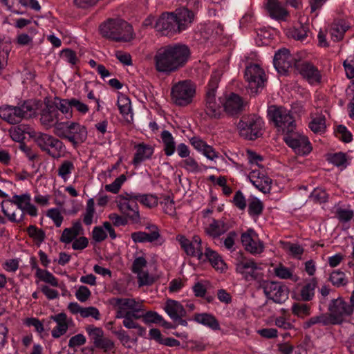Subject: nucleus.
Returning <instances> with one entry per match:
<instances>
[{
	"label": "nucleus",
	"instance_id": "obj_25",
	"mask_svg": "<svg viewBox=\"0 0 354 354\" xmlns=\"http://www.w3.org/2000/svg\"><path fill=\"white\" fill-rule=\"evenodd\" d=\"M164 310L172 320L185 317L187 315L183 306L180 302L173 299L167 300Z\"/></svg>",
	"mask_w": 354,
	"mask_h": 354
},
{
	"label": "nucleus",
	"instance_id": "obj_54",
	"mask_svg": "<svg viewBox=\"0 0 354 354\" xmlns=\"http://www.w3.org/2000/svg\"><path fill=\"white\" fill-rule=\"evenodd\" d=\"M161 204L163 205V210L165 213L169 215H174L175 214L176 207L174 205V201L169 196H165Z\"/></svg>",
	"mask_w": 354,
	"mask_h": 354
},
{
	"label": "nucleus",
	"instance_id": "obj_18",
	"mask_svg": "<svg viewBox=\"0 0 354 354\" xmlns=\"http://www.w3.org/2000/svg\"><path fill=\"white\" fill-rule=\"evenodd\" d=\"M118 207L121 212L126 214L127 216L133 223H138L140 220L138 205L135 201L129 198V196H121L120 201L118 203Z\"/></svg>",
	"mask_w": 354,
	"mask_h": 354
},
{
	"label": "nucleus",
	"instance_id": "obj_12",
	"mask_svg": "<svg viewBox=\"0 0 354 354\" xmlns=\"http://www.w3.org/2000/svg\"><path fill=\"white\" fill-rule=\"evenodd\" d=\"M257 288H262L266 297L277 304H281L287 297L288 288L279 282L263 279Z\"/></svg>",
	"mask_w": 354,
	"mask_h": 354
},
{
	"label": "nucleus",
	"instance_id": "obj_36",
	"mask_svg": "<svg viewBox=\"0 0 354 354\" xmlns=\"http://www.w3.org/2000/svg\"><path fill=\"white\" fill-rule=\"evenodd\" d=\"M161 139L164 145L163 151L166 156H171L176 150V143L171 133L165 130L161 133Z\"/></svg>",
	"mask_w": 354,
	"mask_h": 354
},
{
	"label": "nucleus",
	"instance_id": "obj_9",
	"mask_svg": "<svg viewBox=\"0 0 354 354\" xmlns=\"http://www.w3.org/2000/svg\"><path fill=\"white\" fill-rule=\"evenodd\" d=\"M353 307L348 304L342 297L332 299L328 307V315L333 322V325L342 324L346 317L353 313Z\"/></svg>",
	"mask_w": 354,
	"mask_h": 354
},
{
	"label": "nucleus",
	"instance_id": "obj_53",
	"mask_svg": "<svg viewBox=\"0 0 354 354\" xmlns=\"http://www.w3.org/2000/svg\"><path fill=\"white\" fill-rule=\"evenodd\" d=\"M309 127L315 133H321L324 131L326 128L325 118L319 117L313 119L309 123Z\"/></svg>",
	"mask_w": 354,
	"mask_h": 354
},
{
	"label": "nucleus",
	"instance_id": "obj_15",
	"mask_svg": "<svg viewBox=\"0 0 354 354\" xmlns=\"http://www.w3.org/2000/svg\"><path fill=\"white\" fill-rule=\"evenodd\" d=\"M295 68L309 83L315 84L321 82L320 73L312 63L305 60L296 59Z\"/></svg>",
	"mask_w": 354,
	"mask_h": 354
},
{
	"label": "nucleus",
	"instance_id": "obj_26",
	"mask_svg": "<svg viewBox=\"0 0 354 354\" xmlns=\"http://www.w3.org/2000/svg\"><path fill=\"white\" fill-rule=\"evenodd\" d=\"M135 148L136 152L133 159V164L135 166L138 165L147 159L151 158L153 153V147L143 142L136 145Z\"/></svg>",
	"mask_w": 354,
	"mask_h": 354
},
{
	"label": "nucleus",
	"instance_id": "obj_3",
	"mask_svg": "<svg viewBox=\"0 0 354 354\" xmlns=\"http://www.w3.org/2000/svg\"><path fill=\"white\" fill-rule=\"evenodd\" d=\"M53 133L57 137L67 140L74 147L83 143L87 138L86 128L75 122H62L57 124Z\"/></svg>",
	"mask_w": 354,
	"mask_h": 354
},
{
	"label": "nucleus",
	"instance_id": "obj_49",
	"mask_svg": "<svg viewBox=\"0 0 354 354\" xmlns=\"http://www.w3.org/2000/svg\"><path fill=\"white\" fill-rule=\"evenodd\" d=\"M95 203L93 198L87 201L86 212L84 214L83 222L86 225H90L93 222V217L95 213Z\"/></svg>",
	"mask_w": 354,
	"mask_h": 354
},
{
	"label": "nucleus",
	"instance_id": "obj_48",
	"mask_svg": "<svg viewBox=\"0 0 354 354\" xmlns=\"http://www.w3.org/2000/svg\"><path fill=\"white\" fill-rule=\"evenodd\" d=\"M27 233L30 238L39 243H42L46 239L45 232L41 229L37 228L35 225H29L27 228Z\"/></svg>",
	"mask_w": 354,
	"mask_h": 354
},
{
	"label": "nucleus",
	"instance_id": "obj_27",
	"mask_svg": "<svg viewBox=\"0 0 354 354\" xmlns=\"http://www.w3.org/2000/svg\"><path fill=\"white\" fill-rule=\"evenodd\" d=\"M229 228V225L224 221L213 219L205 229V232L207 235L215 239L225 233Z\"/></svg>",
	"mask_w": 354,
	"mask_h": 354
},
{
	"label": "nucleus",
	"instance_id": "obj_21",
	"mask_svg": "<svg viewBox=\"0 0 354 354\" xmlns=\"http://www.w3.org/2000/svg\"><path fill=\"white\" fill-rule=\"evenodd\" d=\"M265 6L269 16L275 20L286 21L289 15L288 10L278 0H267Z\"/></svg>",
	"mask_w": 354,
	"mask_h": 354
},
{
	"label": "nucleus",
	"instance_id": "obj_58",
	"mask_svg": "<svg viewBox=\"0 0 354 354\" xmlns=\"http://www.w3.org/2000/svg\"><path fill=\"white\" fill-rule=\"evenodd\" d=\"M91 295L90 290L85 286H81L75 292L76 298L81 302L86 301Z\"/></svg>",
	"mask_w": 354,
	"mask_h": 354
},
{
	"label": "nucleus",
	"instance_id": "obj_7",
	"mask_svg": "<svg viewBox=\"0 0 354 354\" xmlns=\"http://www.w3.org/2000/svg\"><path fill=\"white\" fill-rule=\"evenodd\" d=\"M196 95V85L189 80L179 81L171 89V101L177 106H185L191 104Z\"/></svg>",
	"mask_w": 354,
	"mask_h": 354
},
{
	"label": "nucleus",
	"instance_id": "obj_35",
	"mask_svg": "<svg viewBox=\"0 0 354 354\" xmlns=\"http://www.w3.org/2000/svg\"><path fill=\"white\" fill-rule=\"evenodd\" d=\"M315 324H321L322 326L333 325V322L328 313H321L319 315L314 316L306 320L304 323V328H310Z\"/></svg>",
	"mask_w": 354,
	"mask_h": 354
},
{
	"label": "nucleus",
	"instance_id": "obj_47",
	"mask_svg": "<svg viewBox=\"0 0 354 354\" xmlns=\"http://www.w3.org/2000/svg\"><path fill=\"white\" fill-rule=\"evenodd\" d=\"M274 273L279 279H290L294 281L297 280V278L293 279L292 271L289 268L285 267L282 263H279V265L274 268Z\"/></svg>",
	"mask_w": 354,
	"mask_h": 354
},
{
	"label": "nucleus",
	"instance_id": "obj_32",
	"mask_svg": "<svg viewBox=\"0 0 354 354\" xmlns=\"http://www.w3.org/2000/svg\"><path fill=\"white\" fill-rule=\"evenodd\" d=\"M129 198L133 199L136 203L139 201L142 205L147 207L152 208L158 205L157 197L151 194H138L133 192L127 193Z\"/></svg>",
	"mask_w": 354,
	"mask_h": 354
},
{
	"label": "nucleus",
	"instance_id": "obj_11",
	"mask_svg": "<svg viewBox=\"0 0 354 354\" xmlns=\"http://www.w3.org/2000/svg\"><path fill=\"white\" fill-rule=\"evenodd\" d=\"M35 142L43 151H46L53 158H59L64 145L59 139L47 133H39L35 138Z\"/></svg>",
	"mask_w": 354,
	"mask_h": 354
},
{
	"label": "nucleus",
	"instance_id": "obj_17",
	"mask_svg": "<svg viewBox=\"0 0 354 354\" xmlns=\"http://www.w3.org/2000/svg\"><path fill=\"white\" fill-rule=\"evenodd\" d=\"M223 111L230 116L239 115L244 109L243 98L234 93L226 95L223 102Z\"/></svg>",
	"mask_w": 354,
	"mask_h": 354
},
{
	"label": "nucleus",
	"instance_id": "obj_45",
	"mask_svg": "<svg viewBox=\"0 0 354 354\" xmlns=\"http://www.w3.org/2000/svg\"><path fill=\"white\" fill-rule=\"evenodd\" d=\"M327 160L336 167H346L347 165V158L344 153L339 152L330 154Z\"/></svg>",
	"mask_w": 354,
	"mask_h": 354
},
{
	"label": "nucleus",
	"instance_id": "obj_57",
	"mask_svg": "<svg viewBox=\"0 0 354 354\" xmlns=\"http://www.w3.org/2000/svg\"><path fill=\"white\" fill-rule=\"evenodd\" d=\"M143 321L146 324L155 323L158 324L163 321L161 315L154 311H148L143 315Z\"/></svg>",
	"mask_w": 354,
	"mask_h": 354
},
{
	"label": "nucleus",
	"instance_id": "obj_5",
	"mask_svg": "<svg viewBox=\"0 0 354 354\" xmlns=\"http://www.w3.org/2000/svg\"><path fill=\"white\" fill-rule=\"evenodd\" d=\"M261 263H257L253 259L248 258L241 254L236 259L235 270L246 281H256L259 286L263 280L264 274L261 272Z\"/></svg>",
	"mask_w": 354,
	"mask_h": 354
},
{
	"label": "nucleus",
	"instance_id": "obj_51",
	"mask_svg": "<svg viewBox=\"0 0 354 354\" xmlns=\"http://www.w3.org/2000/svg\"><path fill=\"white\" fill-rule=\"evenodd\" d=\"M263 205L262 202L257 198H252L248 205V213L250 215L259 216L263 211Z\"/></svg>",
	"mask_w": 354,
	"mask_h": 354
},
{
	"label": "nucleus",
	"instance_id": "obj_31",
	"mask_svg": "<svg viewBox=\"0 0 354 354\" xmlns=\"http://www.w3.org/2000/svg\"><path fill=\"white\" fill-rule=\"evenodd\" d=\"M255 234V232L252 229H248L247 232L243 233L241 236V242L245 249L250 252L251 254H260L261 253V248L259 245H253L252 236Z\"/></svg>",
	"mask_w": 354,
	"mask_h": 354
},
{
	"label": "nucleus",
	"instance_id": "obj_44",
	"mask_svg": "<svg viewBox=\"0 0 354 354\" xmlns=\"http://www.w3.org/2000/svg\"><path fill=\"white\" fill-rule=\"evenodd\" d=\"M75 166L70 160H64L62 162L57 169L58 175L66 180L71 172L74 170Z\"/></svg>",
	"mask_w": 354,
	"mask_h": 354
},
{
	"label": "nucleus",
	"instance_id": "obj_33",
	"mask_svg": "<svg viewBox=\"0 0 354 354\" xmlns=\"http://www.w3.org/2000/svg\"><path fill=\"white\" fill-rule=\"evenodd\" d=\"M118 106L120 113L127 121L130 122L133 120L131 101L127 95H120L118 96Z\"/></svg>",
	"mask_w": 354,
	"mask_h": 354
},
{
	"label": "nucleus",
	"instance_id": "obj_39",
	"mask_svg": "<svg viewBox=\"0 0 354 354\" xmlns=\"http://www.w3.org/2000/svg\"><path fill=\"white\" fill-rule=\"evenodd\" d=\"M280 245L283 249L288 251L293 257L301 259V256L304 253V249L300 245L282 241H280Z\"/></svg>",
	"mask_w": 354,
	"mask_h": 354
},
{
	"label": "nucleus",
	"instance_id": "obj_41",
	"mask_svg": "<svg viewBox=\"0 0 354 354\" xmlns=\"http://www.w3.org/2000/svg\"><path fill=\"white\" fill-rule=\"evenodd\" d=\"M329 281L336 287L344 286L348 283L345 273L339 270H334L330 273Z\"/></svg>",
	"mask_w": 354,
	"mask_h": 354
},
{
	"label": "nucleus",
	"instance_id": "obj_24",
	"mask_svg": "<svg viewBox=\"0 0 354 354\" xmlns=\"http://www.w3.org/2000/svg\"><path fill=\"white\" fill-rule=\"evenodd\" d=\"M0 118L13 124L19 123L24 119L19 106L10 105L0 107Z\"/></svg>",
	"mask_w": 354,
	"mask_h": 354
},
{
	"label": "nucleus",
	"instance_id": "obj_61",
	"mask_svg": "<svg viewBox=\"0 0 354 354\" xmlns=\"http://www.w3.org/2000/svg\"><path fill=\"white\" fill-rule=\"evenodd\" d=\"M46 215L54 221L57 227H59L62 225L64 218L57 208L49 209Z\"/></svg>",
	"mask_w": 354,
	"mask_h": 354
},
{
	"label": "nucleus",
	"instance_id": "obj_62",
	"mask_svg": "<svg viewBox=\"0 0 354 354\" xmlns=\"http://www.w3.org/2000/svg\"><path fill=\"white\" fill-rule=\"evenodd\" d=\"M94 346L96 348L103 350L104 352H107L113 348L114 344L111 339L104 337L99 341L96 342V344H95Z\"/></svg>",
	"mask_w": 354,
	"mask_h": 354
},
{
	"label": "nucleus",
	"instance_id": "obj_4",
	"mask_svg": "<svg viewBox=\"0 0 354 354\" xmlns=\"http://www.w3.org/2000/svg\"><path fill=\"white\" fill-rule=\"evenodd\" d=\"M268 115L277 127V131L282 134L291 132L296 129L295 121L290 111L282 106H270L268 109Z\"/></svg>",
	"mask_w": 354,
	"mask_h": 354
},
{
	"label": "nucleus",
	"instance_id": "obj_56",
	"mask_svg": "<svg viewBox=\"0 0 354 354\" xmlns=\"http://www.w3.org/2000/svg\"><path fill=\"white\" fill-rule=\"evenodd\" d=\"M86 331L93 340V344H96V342L104 337L103 330L100 328L88 326L86 327Z\"/></svg>",
	"mask_w": 354,
	"mask_h": 354
},
{
	"label": "nucleus",
	"instance_id": "obj_28",
	"mask_svg": "<svg viewBox=\"0 0 354 354\" xmlns=\"http://www.w3.org/2000/svg\"><path fill=\"white\" fill-rule=\"evenodd\" d=\"M50 319L57 323V326L52 330V336L58 338L65 334L68 330V324L66 322V315L60 313L55 315H52Z\"/></svg>",
	"mask_w": 354,
	"mask_h": 354
},
{
	"label": "nucleus",
	"instance_id": "obj_16",
	"mask_svg": "<svg viewBox=\"0 0 354 354\" xmlns=\"http://www.w3.org/2000/svg\"><path fill=\"white\" fill-rule=\"evenodd\" d=\"M296 57H293L286 48L279 50L274 55L273 64L278 73L286 75L288 70L295 66Z\"/></svg>",
	"mask_w": 354,
	"mask_h": 354
},
{
	"label": "nucleus",
	"instance_id": "obj_1",
	"mask_svg": "<svg viewBox=\"0 0 354 354\" xmlns=\"http://www.w3.org/2000/svg\"><path fill=\"white\" fill-rule=\"evenodd\" d=\"M190 57V50L185 44L168 45L160 48L153 57L155 68L170 75L183 68Z\"/></svg>",
	"mask_w": 354,
	"mask_h": 354
},
{
	"label": "nucleus",
	"instance_id": "obj_52",
	"mask_svg": "<svg viewBox=\"0 0 354 354\" xmlns=\"http://www.w3.org/2000/svg\"><path fill=\"white\" fill-rule=\"evenodd\" d=\"M126 180V176L124 174H122L119 177L116 178L112 183L105 185V189L107 192L117 194L120 191L121 185Z\"/></svg>",
	"mask_w": 354,
	"mask_h": 354
},
{
	"label": "nucleus",
	"instance_id": "obj_13",
	"mask_svg": "<svg viewBox=\"0 0 354 354\" xmlns=\"http://www.w3.org/2000/svg\"><path fill=\"white\" fill-rule=\"evenodd\" d=\"M284 142L291 147L296 153L306 155L309 153L312 147L307 137L299 134L293 130L283 134Z\"/></svg>",
	"mask_w": 354,
	"mask_h": 354
},
{
	"label": "nucleus",
	"instance_id": "obj_10",
	"mask_svg": "<svg viewBox=\"0 0 354 354\" xmlns=\"http://www.w3.org/2000/svg\"><path fill=\"white\" fill-rule=\"evenodd\" d=\"M245 79L252 94H257L264 86L267 79L264 71L257 64L248 66L245 70Z\"/></svg>",
	"mask_w": 354,
	"mask_h": 354
},
{
	"label": "nucleus",
	"instance_id": "obj_2",
	"mask_svg": "<svg viewBox=\"0 0 354 354\" xmlns=\"http://www.w3.org/2000/svg\"><path fill=\"white\" fill-rule=\"evenodd\" d=\"M102 37L118 42H129L135 37L132 26L122 19H109L100 26Z\"/></svg>",
	"mask_w": 354,
	"mask_h": 354
},
{
	"label": "nucleus",
	"instance_id": "obj_37",
	"mask_svg": "<svg viewBox=\"0 0 354 354\" xmlns=\"http://www.w3.org/2000/svg\"><path fill=\"white\" fill-rule=\"evenodd\" d=\"M203 257H205L212 264V266L216 270H223L225 266L221 257L215 251L209 248L205 249Z\"/></svg>",
	"mask_w": 354,
	"mask_h": 354
},
{
	"label": "nucleus",
	"instance_id": "obj_6",
	"mask_svg": "<svg viewBox=\"0 0 354 354\" xmlns=\"http://www.w3.org/2000/svg\"><path fill=\"white\" fill-rule=\"evenodd\" d=\"M263 122L255 114L244 115L239 120L237 128L241 137L254 140L263 135Z\"/></svg>",
	"mask_w": 354,
	"mask_h": 354
},
{
	"label": "nucleus",
	"instance_id": "obj_22",
	"mask_svg": "<svg viewBox=\"0 0 354 354\" xmlns=\"http://www.w3.org/2000/svg\"><path fill=\"white\" fill-rule=\"evenodd\" d=\"M250 180L252 185L263 193H269L271 188L272 180L265 176L261 174L259 171L254 170L249 176Z\"/></svg>",
	"mask_w": 354,
	"mask_h": 354
},
{
	"label": "nucleus",
	"instance_id": "obj_63",
	"mask_svg": "<svg viewBox=\"0 0 354 354\" xmlns=\"http://www.w3.org/2000/svg\"><path fill=\"white\" fill-rule=\"evenodd\" d=\"M9 133L14 141L21 142V141L24 139V130L19 126L10 128Z\"/></svg>",
	"mask_w": 354,
	"mask_h": 354
},
{
	"label": "nucleus",
	"instance_id": "obj_14",
	"mask_svg": "<svg viewBox=\"0 0 354 354\" xmlns=\"http://www.w3.org/2000/svg\"><path fill=\"white\" fill-rule=\"evenodd\" d=\"M154 28L165 36H172L180 32L173 12L162 13L157 19Z\"/></svg>",
	"mask_w": 354,
	"mask_h": 354
},
{
	"label": "nucleus",
	"instance_id": "obj_60",
	"mask_svg": "<svg viewBox=\"0 0 354 354\" xmlns=\"http://www.w3.org/2000/svg\"><path fill=\"white\" fill-rule=\"evenodd\" d=\"M61 56L73 65L76 64L78 62L76 53L70 48L62 50L61 52Z\"/></svg>",
	"mask_w": 354,
	"mask_h": 354
},
{
	"label": "nucleus",
	"instance_id": "obj_43",
	"mask_svg": "<svg viewBox=\"0 0 354 354\" xmlns=\"http://www.w3.org/2000/svg\"><path fill=\"white\" fill-rule=\"evenodd\" d=\"M316 286V281L313 279L311 282L306 283L301 290V299L304 301H308L314 297V290Z\"/></svg>",
	"mask_w": 354,
	"mask_h": 354
},
{
	"label": "nucleus",
	"instance_id": "obj_34",
	"mask_svg": "<svg viewBox=\"0 0 354 354\" xmlns=\"http://www.w3.org/2000/svg\"><path fill=\"white\" fill-rule=\"evenodd\" d=\"M194 319L196 322L208 326L213 330H218L220 328L218 320L212 314L196 313Z\"/></svg>",
	"mask_w": 354,
	"mask_h": 354
},
{
	"label": "nucleus",
	"instance_id": "obj_50",
	"mask_svg": "<svg viewBox=\"0 0 354 354\" xmlns=\"http://www.w3.org/2000/svg\"><path fill=\"white\" fill-rule=\"evenodd\" d=\"M308 27L300 24L299 27L294 28L289 31V36L297 40L303 41L307 37Z\"/></svg>",
	"mask_w": 354,
	"mask_h": 354
},
{
	"label": "nucleus",
	"instance_id": "obj_30",
	"mask_svg": "<svg viewBox=\"0 0 354 354\" xmlns=\"http://www.w3.org/2000/svg\"><path fill=\"white\" fill-rule=\"evenodd\" d=\"M349 28L348 25L343 19L334 21L331 24L330 33L334 41H339L344 37V33Z\"/></svg>",
	"mask_w": 354,
	"mask_h": 354
},
{
	"label": "nucleus",
	"instance_id": "obj_23",
	"mask_svg": "<svg viewBox=\"0 0 354 354\" xmlns=\"http://www.w3.org/2000/svg\"><path fill=\"white\" fill-rule=\"evenodd\" d=\"M109 304L113 306L116 310L115 317L121 313L122 315L127 313L128 310L135 308V306L138 305L134 299L131 298H118L113 297L109 300Z\"/></svg>",
	"mask_w": 354,
	"mask_h": 354
},
{
	"label": "nucleus",
	"instance_id": "obj_38",
	"mask_svg": "<svg viewBox=\"0 0 354 354\" xmlns=\"http://www.w3.org/2000/svg\"><path fill=\"white\" fill-rule=\"evenodd\" d=\"M53 105L57 108L58 111H60L62 113L66 114L67 119L72 117L71 99L55 97Z\"/></svg>",
	"mask_w": 354,
	"mask_h": 354
},
{
	"label": "nucleus",
	"instance_id": "obj_46",
	"mask_svg": "<svg viewBox=\"0 0 354 354\" xmlns=\"http://www.w3.org/2000/svg\"><path fill=\"white\" fill-rule=\"evenodd\" d=\"M28 202H30V196L29 194H22V195H15L12 197V199L8 200L6 202V203L15 204L17 205L18 208L23 210L25 208V205L28 204Z\"/></svg>",
	"mask_w": 354,
	"mask_h": 354
},
{
	"label": "nucleus",
	"instance_id": "obj_19",
	"mask_svg": "<svg viewBox=\"0 0 354 354\" xmlns=\"http://www.w3.org/2000/svg\"><path fill=\"white\" fill-rule=\"evenodd\" d=\"M178 23V28L180 32L186 30L187 27L194 21L195 12L187 7H180L173 12Z\"/></svg>",
	"mask_w": 354,
	"mask_h": 354
},
{
	"label": "nucleus",
	"instance_id": "obj_55",
	"mask_svg": "<svg viewBox=\"0 0 354 354\" xmlns=\"http://www.w3.org/2000/svg\"><path fill=\"white\" fill-rule=\"evenodd\" d=\"M182 167L190 172H198L201 170L197 162L192 157H187L182 162Z\"/></svg>",
	"mask_w": 354,
	"mask_h": 354
},
{
	"label": "nucleus",
	"instance_id": "obj_40",
	"mask_svg": "<svg viewBox=\"0 0 354 354\" xmlns=\"http://www.w3.org/2000/svg\"><path fill=\"white\" fill-rule=\"evenodd\" d=\"M291 311L298 317L304 318L310 315V306L303 303H294Z\"/></svg>",
	"mask_w": 354,
	"mask_h": 354
},
{
	"label": "nucleus",
	"instance_id": "obj_64",
	"mask_svg": "<svg viewBox=\"0 0 354 354\" xmlns=\"http://www.w3.org/2000/svg\"><path fill=\"white\" fill-rule=\"evenodd\" d=\"M336 215L340 221L348 222L353 217L354 212L353 210L339 208L337 209Z\"/></svg>",
	"mask_w": 354,
	"mask_h": 354
},
{
	"label": "nucleus",
	"instance_id": "obj_59",
	"mask_svg": "<svg viewBox=\"0 0 354 354\" xmlns=\"http://www.w3.org/2000/svg\"><path fill=\"white\" fill-rule=\"evenodd\" d=\"M146 266H147L146 259L142 257H138V258H136L133 262L131 270L133 273L138 274V275H140L142 269L145 267H146Z\"/></svg>",
	"mask_w": 354,
	"mask_h": 354
},
{
	"label": "nucleus",
	"instance_id": "obj_29",
	"mask_svg": "<svg viewBox=\"0 0 354 354\" xmlns=\"http://www.w3.org/2000/svg\"><path fill=\"white\" fill-rule=\"evenodd\" d=\"M184 250L187 255L197 257L199 260H204L202 241L201 237L198 235L193 236L192 241H190Z\"/></svg>",
	"mask_w": 354,
	"mask_h": 354
},
{
	"label": "nucleus",
	"instance_id": "obj_42",
	"mask_svg": "<svg viewBox=\"0 0 354 354\" xmlns=\"http://www.w3.org/2000/svg\"><path fill=\"white\" fill-rule=\"evenodd\" d=\"M35 275L41 281L49 283L53 287H57L59 286L57 279L51 272L46 270L38 269L37 273H35Z\"/></svg>",
	"mask_w": 354,
	"mask_h": 354
},
{
	"label": "nucleus",
	"instance_id": "obj_8",
	"mask_svg": "<svg viewBox=\"0 0 354 354\" xmlns=\"http://www.w3.org/2000/svg\"><path fill=\"white\" fill-rule=\"evenodd\" d=\"M219 81L220 78L216 74L212 75L205 93V111L212 119H219L223 115L220 104L216 100V92Z\"/></svg>",
	"mask_w": 354,
	"mask_h": 354
},
{
	"label": "nucleus",
	"instance_id": "obj_20",
	"mask_svg": "<svg viewBox=\"0 0 354 354\" xmlns=\"http://www.w3.org/2000/svg\"><path fill=\"white\" fill-rule=\"evenodd\" d=\"M59 113L57 110V108L53 104H47L46 108L42 110L41 114V122L43 125L46 127H54L55 129L57 124H59L61 122L59 120Z\"/></svg>",
	"mask_w": 354,
	"mask_h": 354
}]
</instances>
